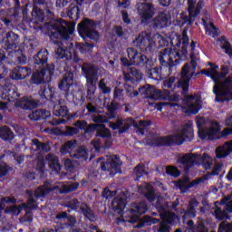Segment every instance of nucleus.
Returning <instances> with one entry per match:
<instances>
[{
  "label": "nucleus",
  "mask_w": 232,
  "mask_h": 232,
  "mask_svg": "<svg viewBox=\"0 0 232 232\" xmlns=\"http://www.w3.org/2000/svg\"><path fill=\"white\" fill-rule=\"evenodd\" d=\"M119 197L114 198L111 203V208L114 210L115 215H117V223L121 222H130L131 224L139 222L140 219V215L148 211V205L146 202L132 203L129 210L124 212V208H126V200L128 199V193L120 191Z\"/></svg>",
  "instance_id": "f257e3e1"
},
{
  "label": "nucleus",
  "mask_w": 232,
  "mask_h": 232,
  "mask_svg": "<svg viewBox=\"0 0 232 232\" xmlns=\"http://www.w3.org/2000/svg\"><path fill=\"white\" fill-rule=\"evenodd\" d=\"M176 41H171L172 48L167 47L160 52L159 59L162 66H177L180 60H185L188 56V46L189 45L188 32L183 31L182 40L176 36Z\"/></svg>",
  "instance_id": "f03ea898"
},
{
  "label": "nucleus",
  "mask_w": 232,
  "mask_h": 232,
  "mask_svg": "<svg viewBox=\"0 0 232 232\" xmlns=\"http://www.w3.org/2000/svg\"><path fill=\"white\" fill-rule=\"evenodd\" d=\"M221 70L222 72H218V66L216 65L203 71V73H205L207 77H210L215 82L213 93H215L218 102L232 101V81L226 79L222 82L226 75H227V68L222 67Z\"/></svg>",
  "instance_id": "7ed1b4c3"
},
{
  "label": "nucleus",
  "mask_w": 232,
  "mask_h": 232,
  "mask_svg": "<svg viewBox=\"0 0 232 232\" xmlns=\"http://www.w3.org/2000/svg\"><path fill=\"white\" fill-rule=\"evenodd\" d=\"M139 192L143 193L145 198L149 202H153L157 200L156 208L160 213V218L164 222L160 224V228L158 229L159 232H169V226L168 224H173L175 220H177V216L169 211V205H162V198L160 197V193L155 192L153 186L149 183L143 184L142 187L139 188ZM167 222V223H166Z\"/></svg>",
  "instance_id": "20e7f679"
},
{
  "label": "nucleus",
  "mask_w": 232,
  "mask_h": 232,
  "mask_svg": "<svg viewBox=\"0 0 232 232\" xmlns=\"http://www.w3.org/2000/svg\"><path fill=\"white\" fill-rule=\"evenodd\" d=\"M59 188V186L50 187V184L45 183L44 186L39 187L35 191L34 195L32 191H28L27 195L29 197L28 202L24 203L22 206H11L5 208V213H13V215H19L23 209L25 210V218L27 222H32V216L30 215L32 209H35L37 205H35V200L37 198H41V197H44L50 193V191H53V189Z\"/></svg>",
  "instance_id": "39448f33"
},
{
  "label": "nucleus",
  "mask_w": 232,
  "mask_h": 232,
  "mask_svg": "<svg viewBox=\"0 0 232 232\" xmlns=\"http://www.w3.org/2000/svg\"><path fill=\"white\" fill-rule=\"evenodd\" d=\"M32 142H33L32 150H34L35 151H37L36 169H38V171H41L42 174H40V177H43V174L44 173V166H46V162L52 173H54V174L59 173V171H61V164H59V159H57V156L48 154L44 160V157H43V154H40L41 151H44V152L50 151V146L46 143L39 142V140H33Z\"/></svg>",
  "instance_id": "423d86ee"
},
{
  "label": "nucleus",
  "mask_w": 232,
  "mask_h": 232,
  "mask_svg": "<svg viewBox=\"0 0 232 232\" xmlns=\"http://www.w3.org/2000/svg\"><path fill=\"white\" fill-rule=\"evenodd\" d=\"M134 46L140 48L141 52H151L156 46H166L168 41L162 35L157 34L151 37V33L145 31L140 33L133 41Z\"/></svg>",
  "instance_id": "0eeeda50"
},
{
  "label": "nucleus",
  "mask_w": 232,
  "mask_h": 232,
  "mask_svg": "<svg viewBox=\"0 0 232 232\" xmlns=\"http://www.w3.org/2000/svg\"><path fill=\"white\" fill-rule=\"evenodd\" d=\"M191 139H193V128H191V125H185L170 136L157 138L156 144L158 146H169V144L180 145L185 140H191Z\"/></svg>",
  "instance_id": "6e6552de"
},
{
  "label": "nucleus",
  "mask_w": 232,
  "mask_h": 232,
  "mask_svg": "<svg viewBox=\"0 0 232 232\" xmlns=\"http://www.w3.org/2000/svg\"><path fill=\"white\" fill-rule=\"evenodd\" d=\"M197 126L198 128V137L199 139H202L203 140H215V139H218V133L220 131V126L218 125V122H209L204 127V124H206V119L203 117H197Z\"/></svg>",
  "instance_id": "1a4fd4ad"
},
{
  "label": "nucleus",
  "mask_w": 232,
  "mask_h": 232,
  "mask_svg": "<svg viewBox=\"0 0 232 232\" xmlns=\"http://www.w3.org/2000/svg\"><path fill=\"white\" fill-rule=\"evenodd\" d=\"M139 92L141 95H144V97H146L147 99H154L155 101H180L179 95H171L169 91L166 90L159 91L157 90V88H155V86L151 85H146L140 88Z\"/></svg>",
  "instance_id": "9d476101"
},
{
  "label": "nucleus",
  "mask_w": 232,
  "mask_h": 232,
  "mask_svg": "<svg viewBox=\"0 0 232 232\" xmlns=\"http://www.w3.org/2000/svg\"><path fill=\"white\" fill-rule=\"evenodd\" d=\"M179 162L185 169H188L195 164H203L205 169H211V166H213V159L207 153L203 154L201 158L197 154H185L179 159Z\"/></svg>",
  "instance_id": "9b49d317"
},
{
  "label": "nucleus",
  "mask_w": 232,
  "mask_h": 232,
  "mask_svg": "<svg viewBox=\"0 0 232 232\" xmlns=\"http://www.w3.org/2000/svg\"><path fill=\"white\" fill-rule=\"evenodd\" d=\"M110 128L112 130H119L120 133H124L128 131L130 126H134L136 129L140 130V133L144 135V130L151 126V121H140L139 122L135 121L131 118L126 120H118L117 122L110 123Z\"/></svg>",
  "instance_id": "f8f14e48"
},
{
  "label": "nucleus",
  "mask_w": 232,
  "mask_h": 232,
  "mask_svg": "<svg viewBox=\"0 0 232 232\" xmlns=\"http://www.w3.org/2000/svg\"><path fill=\"white\" fill-rule=\"evenodd\" d=\"M200 61V57L195 53L191 54V63H186L181 70V77L179 81V86L182 88L183 92H188L189 86V81L193 75H195V71L197 70V65Z\"/></svg>",
  "instance_id": "ddd939ff"
},
{
  "label": "nucleus",
  "mask_w": 232,
  "mask_h": 232,
  "mask_svg": "<svg viewBox=\"0 0 232 232\" xmlns=\"http://www.w3.org/2000/svg\"><path fill=\"white\" fill-rule=\"evenodd\" d=\"M75 25L68 24L63 19H59L51 25V39H68L73 34Z\"/></svg>",
  "instance_id": "4468645a"
},
{
  "label": "nucleus",
  "mask_w": 232,
  "mask_h": 232,
  "mask_svg": "<svg viewBox=\"0 0 232 232\" xmlns=\"http://www.w3.org/2000/svg\"><path fill=\"white\" fill-rule=\"evenodd\" d=\"M82 70L87 81V93L88 95H93L96 90L94 82H97L99 79V70L101 69H98L97 67L90 63H85L82 67Z\"/></svg>",
  "instance_id": "2eb2a0df"
},
{
  "label": "nucleus",
  "mask_w": 232,
  "mask_h": 232,
  "mask_svg": "<svg viewBox=\"0 0 232 232\" xmlns=\"http://www.w3.org/2000/svg\"><path fill=\"white\" fill-rule=\"evenodd\" d=\"M127 53L129 60L126 58H121V62L123 66H131V64H147L148 63V57L143 55L142 53L137 52V50L133 48L127 49Z\"/></svg>",
  "instance_id": "dca6fc26"
},
{
  "label": "nucleus",
  "mask_w": 232,
  "mask_h": 232,
  "mask_svg": "<svg viewBox=\"0 0 232 232\" xmlns=\"http://www.w3.org/2000/svg\"><path fill=\"white\" fill-rule=\"evenodd\" d=\"M53 70H55L53 64L47 65L45 69H43L33 74L31 82H33V84L50 82L52 81V75H53Z\"/></svg>",
  "instance_id": "f3484780"
},
{
  "label": "nucleus",
  "mask_w": 232,
  "mask_h": 232,
  "mask_svg": "<svg viewBox=\"0 0 232 232\" xmlns=\"http://www.w3.org/2000/svg\"><path fill=\"white\" fill-rule=\"evenodd\" d=\"M183 108L186 113H193L195 115L202 108V101L198 96H186L183 100Z\"/></svg>",
  "instance_id": "a211bd4d"
},
{
  "label": "nucleus",
  "mask_w": 232,
  "mask_h": 232,
  "mask_svg": "<svg viewBox=\"0 0 232 232\" xmlns=\"http://www.w3.org/2000/svg\"><path fill=\"white\" fill-rule=\"evenodd\" d=\"M137 12L141 19V23H148L155 15V6L150 3H139L136 5Z\"/></svg>",
  "instance_id": "6ab92c4d"
},
{
  "label": "nucleus",
  "mask_w": 232,
  "mask_h": 232,
  "mask_svg": "<svg viewBox=\"0 0 232 232\" xmlns=\"http://www.w3.org/2000/svg\"><path fill=\"white\" fill-rule=\"evenodd\" d=\"M78 31L80 34H83V35L89 37V39H92L93 41L99 40V33L95 31V24L91 20L86 19L79 24Z\"/></svg>",
  "instance_id": "aec40b11"
},
{
  "label": "nucleus",
  "mask_w": 232,
  "mask_h": 232,
  "mask_svg": "<svg viewBox=\"0 0 232 232\" xmlns=\"http://www.w3.org/2000/svg\"><path fill=\"white\" fill-rule=\"evenodd\" d=\"M188 16H185L184 23L188 21L189 24L195 21V18L200 14L202 6H204V1L202 0H188Z\"/></svg>",
  "instance_id": "412c9836"
},
{
  "label": "nucleus",
  "mask_w": 232,
  "mask_h": 232,
  "mask_svg": "<svg viewBox=\"0 0 232 232\" xmlns=\"http://www.w3.org/2000/svg\"><path fill=\"white\" fill-rule=\"evenodd\" d=\"M169 24H171V13L168 10L159 13L153 20V26L155 28H166Z\"/></svg>",
  "instance_id": "4be33fe9"
},
{
  "label": "nucleus",
  "mask_w": 232,
  "mask_h": 232,
  "mask_svg": "<svg viewBox=\"0 0 232 232\" xmlns=\"http://www.w3.org/2000/svg\"><path fill=\"white\" fill-rule=\"evenodd\" d=\"M121 166V159L117 156H107L106 161L102 162L101 168L102 171H111V169H119Z\"/></svg>",
  "instance_id": "5701e85b"
},
{
  "label": "nucleus",
  "mask_w": 232,
  "mask_h": 232,
  "mask_svg": "<svg viewBox=\"0 0 232 232\" xmlns=\"http://www.w3.org/2000/svg\"><path fill=\"white\" fill-rule=\"evenodd\" d=\"M0 94L2 99H5L6 101H10V99H17V97H19L17 89L12 84L5 85L4 87L0 88Z\"/></svg>",
  "instance_id": "b1692460"
},
{
  "label": "nucleus",
  "mask_w": 232,
  "mask_h": 232,
  "mask_svg": "<svg viewBox=\"0 0 232 232\" xmlns=\"http://www.w3.org/2000/svg\"><path fill=\"white\" fill-rule=\"evenodd\" d=\"M31 73L32 69L28 67L18 66L13 70L11 73V78L14 81H21L23 79H26V77H29Z\"/></svg>",
  "instance_id": "393cba45"
},
{
  "label": "nucleus",
  "mask_w": 232,
  "mask_h": 232,
  "mask_svg": "<svg viewBox=\"0 0 232 232\" xmlns=\"http://www.w3.org/2000/svg\"><path fill=\"white\" fill-rule=\"evenodd\" d=\"M229 153H232V140L227 141L216 149L217 159H225Z\"/></svg>",
  "instance_id": "a878e982"
},
{
  "label": "nucleus",
  "mask_w": 232,
  "mask_h": 232,
  "mask_svg": "<svg viewBox=\"0 0 232 232\" xmlns=\"http://www.w3.org/2000/svg\"><path fill=\"white\" fill-rule=\"evenodd\" d=\"M72 84H73V72H68L64 74L62 81H60L58 88L63 92H68Z\"/></svg>",
  "instance_id": "bb28decb"
},
{
  "label": "nucleus",
  "mask_w": 232,
  "mask_h": 232,
  "mask_svg": "<svg viewBox=\"0 0 232 232\" xmlns=\"http://www.w3.org/2000/svg\"><path fill=\"white\" fill-rule=\"evenodd\" d=\"M16 106L23 110H32V108H37V102L32 98H23L16 102Z\"/></svg>",
  "instance_id": "cd10ccee"
},
{
  "label": "nucleus",
  "mask_w": 232,
  "mask_h": 232,
  "mask_svg": "<svg viewBox=\"0 0 232 232\" xmlns=\"http://www.w3.org/2000/svg\"><path fill=\"white\" fill-rule=\"evenodd\" d=\"M115 118V108L110 109L109 113L106 116L94 114L92 116L93 122L104 123L108 121Z\"/></svg>",
  "instance_id": "c85d7f7f"
},
{
  "label": "nucleus",
  "mask_w": 232,
  "mask_h": 232,
  "mask_svg": "<svg viewBox=\"0 0 232 232\" xmlns=\"http://www.w3.org/2000/svg\"><path fill=\"white\" fill-rule=\"evenodd\" d=\"M124 76L126 81L135 82V81L142 79V72L135 68H130L127 73L124 72Z\"/></svg>",
  "instance_id": "c756f323"
},
{
  "label": "nucleus",
  "mask_w": 232,
  "mask_h": 232,
  "mask_svg": "<svg viewBox=\"0 0 232 232\" xmlns=\"http://www.w3.org/2000/svg\"><path fill=\"white\" fill-rule=\"evenodd\" d=\"M73 50H72V48H69V49H64L63 47H58L55 51V53H56V57L57 59H65L67 61H70L72 60V57H73Z\"/></svg>",
  "instance_id": "7c9ffc66"
},
{
  "label": "nucleus",
  "mask_w": 232,
  "mask_h": 232,
  "mask_svg": "<svg viewBox=\"0 0 232 232\" xmlns=\"http://www.w3.org/2000/svg\"><path fill=\"white\" fill-rule=\"evenodd\" d=\"M75 148H77V141H67L62 146L60 152L63 155H66V153H69L70 157H72V153L74 151Z\"/></svg>",
  "instance_id": "2f4dec72"
},
{
  "label": "nucleus",
  "mask_w": 232,
  "mask_h": 232,
  "mask_svg": "<svg viewBox=\"0 0 232 232\" xmlns=\"http://www.w3.org/2000/svg\"><path fill=\"white\" fill-rule=\"evenodd\" d=\"M71 157L72 159H79L80 160H88V151L82 147H76L74 151L71 153Z\"/></svg>",
  "instance_id": "473e14b6"
},
{
  "label": "nucleus",
  "mask_w": 232,
  "mask_h": 232,
  "mask_svg": "<svg viewBox=\"0 0 232 232\" xmlns=\"http://www.w3.org/2000/svg\"><path fill=\"white\" fill-rule=\"evenodd\" d=\"M50 115V111L46 110H38L34 111L31 114H29V119H31V121H39V119H48Z\"/></svg>",
  "instance_id": "72a5a7b5"
},
{
  "label": "nucleus",
  "mask_w": 232,
  "mask_h": 232,
  "mask_svg": "<svg viewBox=\"0 0 232 232\" xmlns=\"http://www.w3.org/2000/svg\"><path fill=\"white\" fill-rule=\"evenodd\" d=\"M95 130H97V136L102 137V139H110L111 137V133H110V130L106 129L103 124H94L92 125Z\"/></svg>",
  "instance_id": "f704fd0d"
},
{
  "label": "nucleus",
  "mask_w": 232,
  "mask_h": 232,
  "mask_svg": "<svg viewBox=\"0 0 232 232\" xmlns=\"http://www.w3.org/2000/svg\"><path fill=\"white\" fill-rule=\"evenodd\" d=\"M0 139H3V140H12L14 139V132L7 126L0 127Z\"/></svg>",
  "instance_id": "c9c22d12"
},
{
  "label": "nucleus",
  "mask_w": 232,
  "mask_h": 232,
  "mask_svg": "<svg viewBox=\"0 0 232 232\" xmlns=\"http://www.w3.org/2000/svg\"><path fill=\"white\" fill-rule=\"evenodd\" d=\"M218 44L222 50H225V53H227L229 57H232L231 44H229V42H227V40H226V37H221L218 40Z\"/></svg>",
  "instance_id": "e433bc0d"
},
{
  "label": "nucleus",
  "mask_w": 232,
  "mask_h": 232,
  "mask_svg": "<svg viewBox=\"0 0 232 232\" xmlns=\"http://www.w3.org/2000/svg\"><path fill=\"white\" fill-rule=\"evenodd\" d=\"M203 24L205 26L206 34L207 35H210L211 37H217L218 35V30H217V27L211 23L208 24L206 23V20L202 19Z\"/></svg>",
  "instance_id": "4c0bfd02"
},
{
  "label": "nucleus",
  "mask_w": 232,
  "mask_h": 232,
  "mask_svg": "<svg viewBox=\"0 0 232 232\" xmlns=\"http://www.w3.org/2000/svg\"><path fill=\"white\" fill-rule=\"evenodd\" d=\"M56 218L67 222L68 226H75L77 220L73 217H69L66 212H62L56 216Z\"/></svg>",
  "instance_id": "58836bf2"
},
{
  "label": "nucleus",
  "mask_w": 232,
  "mask_h": 232,
  "mask_svg": "<svg viewBox=\"0 0 232 232\" xmlns=\"http://www.w3.org/2000/svg\"><path fill=\"white\" fill-rule=\"evenodd\" d=\"M48 61V51H40L34 57V62L36 64H44Z\"/></svg>",
  "instance_id": "ea45409f"
},
{
  "label": "nucleus",
  "mask_w": 232,
  "mask_h": 232,
  "mask_svg": "<svg viewBox=\"0 0 232 232\" xmlns=\"http://www.w3.org/2000/svg\"><path fill=\"white\" fill-rule=\"evenodd\" d=\"M53 115L56 117H66V115H68V107L64 105H55L53 109Z\"/></svg>",
  "instance_id": "a19ab883"
},
{
  "label": "nucleus",
  "mask_w": 232,
  "mask_h": 232,
  "mask_svg": "<svg viewBox=\"0 0 232 232\" xmlns=\"http://www.w3.org/2000/svg\"><path fill=\"white\" fill-rule=\"evenodd\" d=\"M80 208L83 215H85L86 218H88L92 222L96 220L95 216L93 215V212H92V209H90V208H88L86 204H82Z\"/></svg>",
  "instance_id": "79ce46f5"
},
{
  "label": "nucleus",
  "mask_w": 232,
  "mask_h": 232,
  "mask_svg": "<svg viewBox=\"0 0 232 232\" xmlns=\"http://www.w3.org/2000/svg\"><path fill=\"white\" fill-rule=\"evenodd\" d=\"M99 88L102 92L108 94L111 92V88L108 86V78H103L100 81Z\"/></svg>",
  "instance_id": "37998d69"
},
{
  "label": "nucleus",
  "mask_w": 232,
  "mask_h": 232,
  "mask_svg": "<svg viewBox=\"0 0 232 232\" xmlns=\"http://www.w3.org/2000/svg\"><path fill=\"white\" fill-rule=\"evenodd\" d=\"M55 92V89L53 88H42L39 92V95L42 99H48V97H53V92Z\"/></svg>",
  "instance_id": "c03bdc74"
},
{
  "label": "nucleus",
  "mask_w": 232,
  "mask_h": 232,
  "mask_svg": "<svg viewBox=\"0 0 232 232\" xmlns=\"http://www.w3.org/2000/svg\"><path fill=\"white\" fill-rule=\"evenodd\" d=\"M197 206H198V202H197L196 199L190 200L188 204V210L186 213L187 217H190V218H195V208H197Z\"/></svg>",
  "instance_id": "a18cd8bd"
},
{
  "label": "nucleus",
  "mask_w": 232,
  "mask_h": 232,
  "mask_svg": "<svg viewBox=\"0 0 232 232\" xmlns=\"http://www.w3.org/2000/svg\"><path fill=\"white\" fill-rule=\"evenodd\" d=\"M15 202H17V200L14 198H10V197L3 198L0 203V217H1V211L5 209V204H15Z\"/></svg>",
  "instance_id": "49530a36"
},
{
  "label": "nucleus",
  "mask_w": 232,
  "mask_h": 232,
  "mask_svg": "<svg viewBox=\"0 0 232 232\" xmlns=\"http://www.w3.org/2000/svg\"><path fill=\"white\" fill-rule=\"evenodd\" d=\"M32 16L34 19H37L38 21H43L44 15H43V10L37 6H34Z\"/></svg>",
  "instance_id": "de8ad7c7"
},
{
  "label": "nucleus",
  "mask_w": 232,
  "mask_h": 232,
  "mask_svg": "<svg viewBox=\"0 0 232 232\" xmlns=\"http://www.w3.org/2000/svg\"><path fill=\"white\" fill-rule=\"evenodd\" d=\"M135 174L137 176L138 179H140V177H142V175H147L148 172H146V166L140 164L138 165L135 169Z\"/></svg>",
  "instance_id": "09e8293b"
},
{
  "label": "nucleus",
  "mask_w": 232,
  "mask_h": 232,
  "mask_svg": "<svg viewBox=\"0 0 232 232\" xmlns=\"http://www.w3.org/2000/svg\"><path fill=\"white\" fill-rule=\"evenodd\" d=\"M63 189H60V193H68L69 191H73V189H77L79 188L78 183H73L71 185H60Z\"/></svg>",
  "instance_id": "8fccbe9b"
},
{
  "label": "nucleus",
  "mask_w": 232,
  "mask_h": 232,
  "mask_svg": "<svg viewBox=\"0 0 232 232\" xmlns=\"http://www.w3.org/2000/svg\"><path fill=\"white\" fill-rule=\"evenodd\" d=\"M63 166H64L66 171H70L71 173H73V169L75 168V165L73 164V161H72V160L66 159L63 161Z\"/></svg>",
  "instance_id": "3c124183"
},
{
  "label": "nucleus",
  "mask_w": 232,
  "mask_h": 232,
  "mask_svg": "<svg viewBox=\"0 0 232 232\" xmlns=\"http://www.w3.org/2000/svg\"><path fill=\"white\" fill-rule=\"evenodd\" d=\"M215 216L218 220H224V218H227V213L226 210H222V208H217L215 211Z\"/></svg>",
  "instance_id": "603ef678"
},
{
  "label": "nucleus",
  "mask_w": 232,
  "mask_h": 232,
  "mask_svg": "<svg viewBox=\"0 0 232 232\" xmlns=\"http://www.w3.org/2000/svg\"><path fill=\"white\" fill-rule=\"evenodd\" d=\"M79 133V129L77 127H65L63 130V135L72 136Z\"/></svg>",
  "instance_id": "864d4df0"
},
{
  "label": "nucleus",
  "mask_w": 232,
  "mask_h": 232,
  "mask_svg": "<svg viewBox=\"0 0 232 232\" xmlns=\"http://www.w3.org/2000/svg\"><path fill=\"white\" fill-rule=\"evenodd\" d=\"M218 232H232V223L227 225L226 222L220 223Z\"/></svg>",
  "instance_id": "5fc2aeb1"
},
{
  "label": "nucleus",
  "mask_w": 232,
  "mask_h": 232,
  "mask_svg": "<svg viewBox=\"0 0 232 232\" xmlns=\"http://www.w3.org/2000/svg\"><path fill=\"white\" fill-rule=\"evenodd\" d=\"M166 173L170 175V177H179V175H180V172H179V169L175 167H168L166 169Z\"/></svg>",
  "instance_id": "6e6d98bb"
},
{
  "label": "nucleus",
  "mask_w": 232,
  "mask_h": 232,
  "mask_svg": "<svg viewBox=\"0 0 232 232\" xmlns=\"http://www.w3.org/2000/svg\"><path fill=\"white\" fill-rule=\"evenodd\" d=\"M143 222L145 224H148L149 226H151V224H157L159 222V219H157L155 218H151L150 216H145L143 218Z\"/></svg>",
  "instance_id": "4d7b16f0"
},
{
  "label": "nucleus",
  "mask_w": 232,
  "mask_h": 232,
  "mask_svg": "<svg viewBox=\"0 0 232 232\" xmlns=\"http://www.w3.org/2000/svg\"><path fill=\"white\" fill-rule=\"evenodd\" d=\"M188 182H189V179L188 178H184L183 179L177 181L176 186L182 189V188H187Z\"/></svg>",
  "instance_id": "13d9d810"
},
{
  "label": "nucleus",
  "mask_w": 232,
  "mask_h": 232,
  "mask_svg": "<svg viewBox=\"0 0 232 232\" xmlns=\"http://www.w3.org/2000/svg\"><path fill=\"white\" fill-rule=\"evenodd\" d=\"M116 191H111L109 188H105L102 192V197L105 198H111L112 197H115Z\"/></svg>",
  "instance_id": "bf43d9fd"
},
{
  "label": "nucleus",
  "mask_w": 232,
  "mask_h": 232,
  "mask_svg": "<svg viewBox=\"0 0 232 232\" xmlns=\"http://www.w3.org/2000/svg\"><path fill=\"white\" fill-rule=\"evenodd\" d=\"M193 232H208V228L204 227V222L200 221L198 225L194 227Z\"/></svg>",
  "instance_id": "052dcab7"
},
{
  "label": "nucleus",
  "mask_w": 232,
  "mask_h": 232,
  "mask_svg": "<svg viewBox=\"0 0 232 232\" xmlns=\"http://www.w3.org/2000/svg\"><path fill=\"white\" fill-rule=\"evenodd\" d=\"M164 88H171L175 86V78H169V80H165L163 82Z\"/></svg>",
  "instance_id": "680f3d73"
},
{
  "label": "nucleus",
  "mask_w": 232,
  "mask_h": 232,
  "mask_svg": "<svg viewBox=\"0 0 232 232\" xmlns=\"http://www.w3.org/2000/svg\"><path fill=\"white\" fill-rule=\"evenodd\" d=\"M90 46H92V45H90L89 44H77V48H78V50H80V52L82 53H86V51L88 50V48H90Z\"/></svg>",
  "instance_id": "e2e57ef3"
},
{
  "label": "nucleus",
  "mask_w": 232,
  "mask_h": 232,
  "mask_svg": "<svg viewBox=\"0 0 232 232\" xmlns=\"http://www.w3.org/2000/svg\"><path fill=\"white\" fill-rule=\"evenodd\" d=\"M6 39H7V43H9V44H11L14 41V39H17L16 34H14V32H9L6 34Z\"/></svg>",
  "instance_id": "0e129e2a"
},
{
  "label": "nucleus",
  "mask_w": 232,
  "mask_h": 232,
  "mask_svg": "<svg viewBox=\"0 0 232 232\" xmlns=\"http://www.w3.org/2000/svg\"><path fill=\"white\" fill-rule=\"evenodd\" d=\"M92 144L96 151H99V150H101V140L95 139L92 141Z\"/></svg>",
  "instance_id": "69168bd1"
},
{
  "label": "nucleus",
  "mask_w": 232,
  "mask_h": 232,
  "mask_svg": "<svg viewBox=\"0 0 232 232\" xmlns=\"http://www.w3.org/2000/svg\"><path fill=\"white\" fill-rule=\"evenodd\" d=\"M121 8H128L130 6V0H118Z\"/></svg>",
  "instance_id": "338daca9"
},
{
  "label": "nucleus",
  "mask_w": 232,
  "mask_h": 232,
  "mask_svg": "<svg viewBox=\"0 0 232 232\" xmlns=\"http://www.w3.org/2000/svg\"><path fill=\"white\" fill-rule=\"evenodd\" d=\"M220 169H222V163H216L212 175H218V173H220Z\"/></svg>",
  "instance_id": "774afa93"
}]
</instances>
